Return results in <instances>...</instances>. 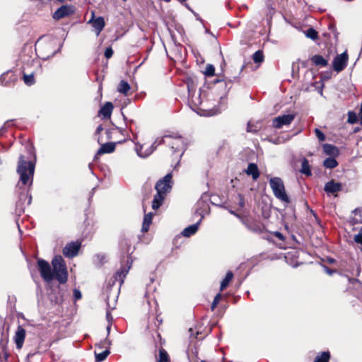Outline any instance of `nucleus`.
<instances>
[{"label": "nucleus", "mask_w": 362, "mask_h": 362, "mask_svg": "<svg viewBox=\"0 0 362 362\" xmlns=\"http://www.w3.org/2000/svg\"><path fill=\"white\" fill-rule=\"evenodd\" d=\"M52 267L48 262L43 259H38L37 269L41 277L46 282H51L56 279L60 284L67 281L68 274L65 262L61 255L55 256L52 261Z\"/></svg>", "instance_id": "f257e3e1"}, {"label": "nucleus", "mask_w": 362, "mask_h": 362, "mask_svg": "<svg viewBox=\"0 0 362 362\" xmlns=\"http://www.w3.org/2000/svg\"><path fill=\"white\" fill-rule=\"evenodd\" d=\"M35 161L26 160L24 156L21 155L18 158L16 172L19 175V181L23 185H31L35 173Z\"/></svg>", "instance_id": "f03ea898"}, {"label": "nucleus", "mask_w": 362, "mask_h": 362, "mask_svg": "<svg viewBox=\"0 0 362 362\" xmlns=\"http://www.w3.org/2000/svg\"><path fill=\"white\" fill-rule=\"evenodd\" d=\"M269 185L274 196L279 200L285 203H290V199L285 191V187L283 180L278 177H272L269 180Z\"/></svg>", "instance_id": "7ed1b4c3"}, {"label": "nucleus", "mask_w": 362, "mask_h": 362, "mask_svg": "<svg viewBox=\"0 0 362 362\" xmlns=\"http://www.w3.org/2000/svg\"><path fill=\"white\" fill-rule=\"evenodd\" d=\"M168 138V135L164 136L162 138H157L150 146H148L146 148L145 145H136V151L137 155L141 158L148 157L156 150L158 146L161 144H166Z\"/></svg>", "instance_id": "20e7f679"}, {"label": "nucleus", "mask_w": 362, "mask_h": 362, "mask_svg": "<svg viewBox=\"0 0 362 362\" xmlns=\"http://www.w3.org/2000/svg\"><path fill=\"white\" fill-rule=\"evenodd\" d=\"M173 175L171 173H168L163 178L160 179L156 185V192L166 195L172 189L173 186Z\"/></svg>", "instance_id": "39448f33"}, {"label": "nucleus", "mask_w": 362, "mask_h": 362, "mask_svg": "<svg viewBox=\"0 0 362 362\" xmlns=\"http://www.w3.org/2000/svg\"><path fill=\"white\" fill-rule=\"evenodd\" d=\"M349 56L346 51L340 54H337L333 59L332 68L337 73L341 71L347 65Z\"/></svg>", "instance_id": "423d86ee"}, {"label": "nucleus", "mask_w": 362, "mask_h": 362, "mask_svg": "<svg viewBox=\"0 0 362 362\" xmlns=\"http://www.w3.org/2000/svg\"><path fill=\"white\" fill-rule=\"evenodd\" d=\"M294 114H288L278 116L273 119L272 126L276 129H281L284 126H288L294 120Z\"/></svg>", "instance_id": "0eeeda50"}, {"label": "nucleus", "mask_w": 362, "mask_h": 362, "mask_svg": "<svg viewBox=\"0 0 362 362\" xmlns=\"http://www.w3.org/2000/svg\"><path fill=\"white\" fill-rule=\"evenodd\" d=\"M187 87L188 90V97L191 102L196 106L201 105L202 103L201 94L199 93L198 95H195V85L192 78H188L187 80Z\"/></svg>", "instance_id": "6e6552de"}, {"label": "nucleus", "mask_w": 362, "mask_h": 362, "mask_svg": "<svg viewBox=\"0 0 362 362\" xmlns=\"http://www.w3.org/2000/svg\"><path fill=\"white\" fill-rule=\"evenodd\" d=\"M168 139L166 144L170 146L173 152L183 151L185 148V144L182 137L175 136L172 137L168 136Z\"/></svg>", "instance_id": "1a4fd4ad"}, {"label": "nucleus", "mask_w": 362, "mask_h": 362, "mask_svg": "<svg viewBox=\"0 0 362 362\" xmlns=\"http://www.w3.org/2000/svg\"><path fill=\"white\" fill-rule=\"evenodd\" d=\"M74 11L75 9L73 6L63 5L53 13L52 17L55 20H59L73 14Z\"/></svg>", "instance_id": "9d476101"}, {"label": "nucleus", "mask_w": 362, "mask_h": 362, "mask_svg": "<svg viewBox=\"0 0 362 362\" xmlns=\"http://www.w3.org/2000/svg\"><path fill=\"white\" fill-rule=\"evenodd\" d=\"M81 247V243L71 242L68 243L63 249V255L68 258L76 256Z\"/></svg>", "instance_id": "9b49d317"}, {"label": "nucleus", "mask_w": 362, "mask_h": 362, "mask_svg": "<svg viewBox=\"0 0 362 362\" xmlns=\"http://www.w3.org/2000/svg\"><path fill=\"white\" fill-rule=\"evenodd\" d=\"M132 266V261L129 259L127 261V264L125 266L122 267V268L117 271L115 275V281H119L121 285L129 272V269Z\"/></svg>", "instance_id": "f8f14e48"}, {"label": "nucleus", "mask_w": 362, "mask_h": 362, "mask_svg": "<svg viewBox=\"0 0 362 362\" xmlns=\"http://www.w3.org/2000/svg\"><path fill=\"white\" fill-rule=\"evenodd\" d=\"M94 28L96 35H98L105 27L104 18L101 16L94 18V13L92 12V18L88 21Z\"/></svg>", "instance_id": "ddd939ff"}, {"label": "nucleus", "mask_w": 362, "mask_h": 362, "mask_svg": "<svg viewBox=\"0 0 362 362\" xmlns=\"http://www.w3.org/2000/svg\"><path fill=\"white\" fill-rule=\"evenodd\" d=\"M25 337V330L21 326H18L14 335V341L18 349L23 347Z\"/></svg>", "instance_id": "4468645a"}, {"label": "nucleus", "mask_w": 362, "mask_h": 362, "mask_svg": "<svg viewBox=\"0 0 362 362\" xmlns=\"http://www.w3.org/2000/svg\"><path fill=\"white\" fill-rule=\"evenodd\" d=\"M341 189H342V185L339 182H336L334 180L327 182L324 187V190L327 194H332L339 192Z\"/></svg>", "instance_id": "2eb2a0df"}, {"label": "nucleus", "mask_w": 362, "mask_h": 362, "mask_svg": "<svg viewBox=\"0 0 362 362\" xmlns=\"http://www.w3.org/2000/svg\"><path fill=\"white\" fill-rule=\"evenodd\" d=\"M113 110V105L110 102H107L99 110V115L105 118H110Z\"/></svg>", "instance_id": "dca6fc26"}, {"label": "nucleus", "mask_w": 362, "mask_h": 362, "mask_svg": "<svg viewBox=\"0 0 362 362\" xmlns=\"http://www.w3.org/2000/svg\"><path fill=\"white\" fill-rule=\"evenodd\" d=\"M322 148L325 153L332 157H336L339 154L337 147L332 144H325L322 145Z\"/></svg>", "instance_id": "f3484780"}, {"label": "nucleus", "mask_w": 362, "mask_h": 362, "mask_svg": "<svg viewBox=\"0 0 362 362\" xmlns=\"http://www.w3.org/2000/svg\"><path fill=\"white\" fill-rule=\"evenodd\" d=\"M245 172L248 175H251L252 177V179L255 180H256L259 176L257 165L253 163L248 164L247 168L246 169Z\"/></svg>", "instance_id": "a211bd4d"}, {"label": "nucleus", "mask_w": 362, "mask_h": 362, "mask_svg": "<svg viewBox=\"0 0 362 362\" xmlns=\"http://www.w3.org/2000/svg\"><path fill=\"white\" fill-rule=\"evenodd\" d=\"M115 149V143L109 142L105 143L101 146L98 151V154L101 155L104 153H110Z\"/></svg>", "instance_id": "6ab92c4d"}, {"label": "nucleus", "mask_w": 362, "mask_h": 362, "mask_svg": "<svg viewBox=\"0 0 362 362\" xmlns=\"http://www.w3.org/2000/svg\"><path fill=\"white\" fill-rule=\"evenodd\" d=\"M201 219L197 223L185 228L182 230V235L185 237H190L194 235L197 231Z\"/></svg>", "instance_id": "aec40b11"}, {"label": "nucleus", "mask_w": 362, "mask_h": 362, "mask_svg": "<svg viewBox=\"0 0 362 362\" xmlns=\"http://www.w3.org/2000/svg\"><path fill=\"white\" fill-rule=\"evenodd\" d=\"M165 194H160L157 192L156 194L154 196L153 202H152V208L154 210L158 209L163 204L165 198Z\"/></svg>", "instance_id": "412c9836"}, {"label": "nucleus", "mask_w": 362, "mask_h": 362, "mask_svg": "<svg viewBox=\"0 0 362 362\" xmlns=\"http://www.w3.org/2000/svg\"><path fill=\"white\" fill-rule=\"evenodd\" d=\"M312 62L317 66L325 67L328 64V61L325 59L322 56L316 54L312 57Z\"/></svg>", "instance_id": "4be33fe9"}, {"label": "nucleus", "mask_w": 362, "mask_h": 362, "mask_svg": "<svg viewBox=\"0 0 362 362\" xmlns=\"http://www.w3.org/2000/svg\"><path fill=\"white\" fill-rule=\"evenodd\" d=\"M152 213H148L144 216L141 229L143 232H147L148 230L149 226L152 222Z\"/></svg>", "instance_id": "5701e85b"}, {"label": "nucleus", "mask_w": 362, "mask_h": 362, "mask_svg": "<svg viewBox=\"0 0 362 362\" xmlns=\"http://www.w3.org/2000/svg\"><path fill=\"white\" fill-rule=\"evenodd\" d=\"M233 278V274L231 271H228L226 273L225 278L222 280L220 286V291H223L230 284V281Z\"/></svg>", "instance_id": "b1692460"}, {"label": "nucleus", "mask_w": 362, "mask_h": 362, "mask_svg": "<svg viewBox=\"0 0 362 362\" xmlns=\"http://www.w3.org/2000/svg\"><path fill=\"white\" fill-rule=\"evenodd\" d=\"M323 165L326 168L332 169L338 165V162L334 157L331 156L324 160Z\"/></svg>", "instance_id": "393cba45"}, {"label": "nucleus", "mask_w": 362, "mask_h": 362, "mask_svg": "<svg viewBox=\"0 0 362 362\" xmlns=\"http://www.w3.org/2000/svg\"><path fill=\"white\" fill-rule=\"evenodd\" d=\"M300 173L307 176L312 175L308 160L306 158H303L302 160Z\"/></svg>", "instance_id": "a878e982"}, {"label": "nucleus", "mask_w": 362, "mask_h": 362, "mask_svg": "<svg viewBox=\"0 0 362 362\" xmlns=\"http://www.w3.org/2000/svg\"><path fill=\"white\" fill-rule=\"evenodd\" d=\"M130 90L129 84L125 81H121L117 87V90L124 94V95H127L128 92Z\"/></svg>", "instance_id": "bb28decb"}, {"label": "nucleus", "mask_w": 362, "mask_h": 362, "mask_svg": "<svg viewBox=\"0 0 362 362\" xmlns=\"http://www.w3.org/2000/svg\"><path fill=\"white\" fill-rule=\"evenodd\" d=\"M330 359V354L329 351H323L318 354L313 362H329Z\"/></svg>", "instance_id": "cd10ccee"}, {"label": "nucleus", "mask_w": 362, "mask_h": 362, "mask_svg": "<svg viewBox=\"0 0 362 362\" xmlns=\"http://www.w3.org/2000/svg\"><path fill=\"white\" fill-rule=\"evenodd\" d=\"M255 63L259 64L264 61L263 52L261 50L256 51L252 57Z\"/></svg>", "instance_id": "c85d7f7f"}, {"label": "nucleus", "mask_w": 362, "mask_h": 362, "mask_svg": "<svg viewBox=\"0 0 362 362\" xmlns=\"http://www.w3.org/2000/svg\"><path fill=\"white\" fill-rule=\"evenodd\" d=\"M109 354H110L109 349H105V351H103V352L99 353V354L95 353V359L98 362H101V361H104L107 357V356Z\"/></svg>", "instance_id": "c756f323"}, {"label": "nucleus", "mask_w": 362, "mask_h": 362, "mask_svg": "<svg viewBox=\"0 0 362 362\" xmlns=\"http://www.w3.org/2000/svg\"><path fill=\"white\" fill-rule=\"evenodd\" d=\"M305 36L311 40H315L317 38V33L314 28H310L305 31Z\"/></svg>", "instance_id": "7c9ffc66"}, {"label": "nucleus", "mask_w": 362, "mask_h": 362, "mask_svg": "<svg viewBox=\"0 0 362 362\" xmlns=\"http://www.w3.org/2000/svg\"><path fill=\"white\" fill-rule=\"evenodd\" d=\"M23 80L26 85L31 86L35 83V79L33 76V74H24Z\"/></svg>", "instance_id": "2f4dec72"}, {"label": "nucleus", "mask_w": 362, "mask_h": 362, "mask_svg": "<svg viewBox=\"0 0 362 362\" xmlns=\"http://www.w3.org/2000/svg\"><path fill=\"white\" fill-rule=\"evenodd\" d=\"M168 353L164 350L161 349L159 351V360L158 362H168Z\"/></svg>", "instance_id": "473e14b6"}, {"label": "nucleus", "mask_w": 362, "mask_h": 362, "mask_svg": "<svg viewBox=\"0 0 362 362\" xmlns=\"http://www.w3.org/2000/svg\"><path fill=\"white\" fill-rule=\"evenodd\" d=\"M358 121V116L354 112H349L347 122L350 124H355Z\"/></svg>", "instance_id": "72a5a7b5"}, {"label": "nucleus", "mask_w": 362, "mask_h": 362, "mask_svg": "<svg viewBox=\"0 0 362 362\" xmlns=\"http://www.w3.org/2000/svg\"><path fill=\"white\" fill-rule=\"evenodd\" d=\"M248 229L257 233H261L263 231V227L260 225L248 226Z\"/></svg>", "instance_id": "f704fd0d"}, {"label": "nucleus", "mask_w": 362, "mask_h": 362, "mask_svg": "<svg viewBox=\"0 0 362 362\" xmlns=\"http://www.w3.org/2000/svg\"><path fill=\"white\" fill-rule=\"evenodd\" d=\"M221 293H218V294L216 295V296L214 297V300L211 303V310H214L216 307L217 306V305L218 304L221 298Z\"/></svg>", "instance_id": "c9c22d12"}, {"label": "nucleus", "mask_w": 362, "mask_h": 362, "mask_svg": "<svg viewBox=\"0 0 362 362\" xmlns=\"http://www.w3.org/2000/svg\"><path fill=\"white\" fill-rule=\"evenodd\" d=\"M214 71H215L214 66L211 64H208L206 67L204 74H205V75H206L208 76H211L214 74Z\"/></svg>", "instance_id": "e433bc0d"}, {"label": "nucleus", "mask_w": 362, "mask_h": 362, "mask_svg": "<svg viewBox=\"0 0 362 362\" xmlns=\"http://www.w3.org/2000/svg\"><path fill=\"white\" fill-rule=\"evenodd\" d=\"M315 133L320 141H324L326 139L325 135L322 132H321L319 129L315 128Z\"/></svg>", "instance_id": "4c0bfd02"}, {"label": "nucleus", "mask_w": 362, "mask_h": 362, "mask_svg": "<svg viewBox=\"0 0 362 362\" xmlns=\"http://www.w3.org/2000/svg\"><path fill=\"white\" fill-rule=\"evenodd\" d=\"M354 241L357 243L362 245V228L360 229L358 234L354 236ZM362 250V247H361Z\"/></svg>", "instance_id": "58836bf2"}, {"label": "nucleus", "mask_w": 362, "mask_h": 362, "mask_svg": "<svg viewBox=\"0 0 362 362\" xmlns=\"http://www.w3.org/2000/svg\"><path fill=\"white\" fill-rule=\"evenodd\" d=\"M238 205L240 209H243L245 206V199L244 197L241 194H238Z\"/></svg>", "instance_id": "ea45409f"}, {"label": "nucleus", "mask_w": 362, "mask_h": 362, "mask_svg": "<svg viewBox=\"0 0 362 362\" xmlns=\"http://www.w3.org/2000/svg\"><path fill=\"white\" fill-rule=\"evenodd\" d=\"M104 54L107 59H110L113 54L112 49L111 47L106 48Z\"/></svg>", "instance_id": "a19ab883"}, {"label": "nucleus", "mask_w": 362, "mask_h": 362, "mask_svg": "<svg viewBox=\"0 0 362 362\" xmlns=\"http://www.w3.org/2000/svg\"><path fill=\"white\" fill-rule=\"evenodd\" d=\"M272 235L274 237L277 238L279 240L284 241V235L280 233L279 231H274L272 233Z\"/></svg>", "instance_id": "79ce46f5"}, {"label": "nucleus", "mask_w": 362, "mask_h": 362, "mask_svg": "<svg viewBox=\"0 0 362 362\" xmlns=\"http://www.w3.org/2000/svg\"><path fill=\"white\" fill-rule=\"evenodd\" d=\"M82 297L81 293L78 289L74 290V298L76 300L81 299Z\"/></svg>", "instance_id": "37998d69"}, {"label": "nucleus", "mask_w": 362, "mask_h": 362, "mask_svg": "<svg viewBox=\"0 0 362 362\" xmlns=\"http://www.w3.org/2000/svg\"><path fill=\"white\" fill-rule=\"evenodd\" d=\"M11 121L8 120L6 121L4 124L0 128V135L3 134L4 132H5L9 126Z\"/></svg>", "instance_id": "c03bdc74"}, {"label": "nucleus", "mask_w": 362, "mask_h": 362, "mask_svg": "<svg viewBox=\"0 0 362 362\" xmlns=\"http://www.w3.org/2000/svg\"><path fill=\"white\" fill-rule=\"evenodd\" d=\"M11 121L8 120L6 121L4 124L0 128V135L3 134L4 132H5L9 126Z\"/></svg>", "instance_id": "a18cd8bd"}, {"label": "nucleus", "mask_w": 362, "mask_h": 362, "mask_svg": "<svg viewBox=\"0 0 362 362\" xmlns=\"http://www.w3.org/2000/svg\"><path fill=\"white\" fill-rule=\"evenodd\" d=\"M106 318L108 321V324H112V316L110 313V310L108 309L106 312Z\"/></svg>", "instance_id": "49530a36"}, {"label": "nucleus", "mask_w": 362, "mask_h": 362, "mask_svg": "<svg viewBox=\"0 0 362 362\" xmlns=\"http://www.w3.org/2000/svg\"><path fill=\"white\" fill-rule=\"evenodd\" d=\"M323 268H324L325 272L327 274H328L329 275H332L333 273H334V270H332L331 269H329V267H327L326 266H323Z\"/></svg>", "instance_id": "de8ad7c7"}, {"label": "nucleus", "mask_w": 362, "mask_h": 362, "mask_svg": "<svg viewBox=\"0 0 362 362\" xmlns=\"http://www.w3.org/2000/svg\"><path fill=\"white\" fill-rule=\"evenodd\" d=\"M220 112V108L219 107H214V109L212 110V115H215V114H217Z\"/></svg>", "instance_id": "09e8293b"}, {"label": "nucleus", "mask_w": 362, "mask_h": 362, "mask_svg": "<svg viewBox=\"0 0 362 362\" xmlns=\"http://www.w3.org/2000/svg\"><path fill=\"white\" fill-rule=\"evenodd\" d=\"M103 128L102 127V125H99L97 129H96V134H99L100 133L101 131H103Z\"/></svg>", "instance_id": "8fccbe9b"}, {"label": "nucleus", "mask_w": 362, "mask_h": 362, "mask_svg": "<svg viewBox=\"0 0 362 362\" xmlns=\"http://www.w3.org/2000/svg\"><path fill=\"white\" fill-rule=\"evenodd\" d=\"M184 4V6L189 10L191 12L194 13V11L190 8V6H189V4H187L186 3V1L185 3H182Z\"/></svg>", "instance_id": "3c124183"}, {"label": "nucleus", "mask_w": 362, "mask_h": 362, "mask_svg": "<svg viewBox=\"0 0 362 362\" xmlns=\"http://www.w3.org/2000/svg\"><path fill=\"white\" fill-rule=\"evenodd\" d=\"M194 15L196 16L197 19L199 21H202V18L199 16V15L197 13H196L195 12L193 13Z\"/></svg>", "instance_id": "603ef678"}, {"label": "nucleus", "mask_w": 362, "mask_h": 362, "mask_svg": "<svg viewBox=\"0 0 362 362\" xmlns=\"http://www.w3.org/2000/svg\"><path fill=\"white\" fill-rule=\"evenodd\" d=\"M189 332L190 333V336H194V329L192 328L189 329Z\"/></svg>", "instance_id": "864d4df0"}, {"label": "nucleus", "mask_w": 362, "mask_h": 362, "mask_svg": "<svg viewBox=\"0 0 362 362\" xmlns=\"http://www.w3.org/2000/svg\"><path fill=\"white\" fill-rule=\"evenodd\" d=\"M219 99H220L221 101L225 102L226 100V96H221Z\"/></svg>", "instance_id": "5fc2aeb1"}, {"label": "nucleus", "mask_w": 362, "mask_h": 362, "mask_svg": "<svg viewBox=\"0 0 362 362\" xmlns=\"http://www.w3.org/2000/svg\"><path fill=\"white\" fill-rule=\"evenodd\" d=\"M111 325L112 324H108L107 327V334L110 333V329H111Z\"/></svg>", "instance_id": "6e6d98bb"}, {"label": "nucleus", "mask_w": 362, "mask_h": 362, "mask_svg": "<svg viewBox=\"0 0 362 362\" xmlns=\"http://www.w3.org/2000/svg\"><path fill=\"white\" fill-rule=\"evenodd\" d=\"M334 262H335V260H334V259H332V258H329V259H328V262H329V263L332 264V263H334Z\"/></svg>", "instance_id": "4d7b16f0"}, {"label": "nucleus", "mask_w": 362, "mask_h": 362, "mask_svg": "<svg viewBox=\"0 0 362 362\" xmlns=\"http://www.w3.org/2000/svg\"><path fill=\"white\" fill-rule=\"evenodd\" d=\"M230 214L235 215V216L237 217H240V216L238 214H237L236 213H235L233 211H229Z\"/></svg>", "instance_id": "13d9d810"}, {"label": "nucleus", "mask_w": 362, "mask_h": 362, "mask_svg": "<svg viewBox=\"0 0 362 362\" xmlns=\"http://www.w3.org/2000/svg\"><path fill=\"white\" fill-rule=\"evenodd\" d=\"M354 212H355V214H356V215L358 213L361 214V213H362V210H357V209H356V210L354 211Z\"/></svg>", "instance_id": "bf43d9fd"}, {"label": "nucleus", "mask_w": 362, "mask_h": 362, "mask_svg": "<svg viewBox=\"0 0 362 362\" xmlns=\"http://www.w3.org/2000/svg\"><path fill=\"white\" fill-rule=\"evenodd\" d=\"M313 215H314V216H315V218L316 221H317V223H319L318 218H317V217L316 216L315 214L313 211Z\"/></svg>", "instance_id": "052dcab7"}, {"label": "nucleus", "mask_w": 362, "mask_h": 362, "mask_svg": "<svg viewBox=\"0 0 362 362\" xmlns=\"http://www.w3.org/2000/svg\"><path fill=\"white\" fill-rule=\"evenodd\" d=\"M31 199H32V197H31V196H30V197H29V199H28V204H30V202H31Z\"/></svg>", "instance_id": "680f3d73"}, {"label": "nucleus", "mask_w": 362, "mask_h": 362, "mask_svg": "<svg viewBox=\"0 0 362 362\" xmlns=\"http://www.w3.org/2000/svg\"><path fill=\"white\" fill-rule=\"evenodd\" d=\"M107 306H108L109 309H111V310H113V309L115 308V307H112V308H110V305H109V303H107Z\"/></svg>", "instance_id": "e2e57ef3"}, {"label": "nucleus", "mask_w": 362, "mask_h": 362, "mask_svg": "<svg viewBox=\"0 0 362 362\" xmlns=\"http://www.w3.org/2000/svg\"><path fill=\"white\" fill-rule=\"evenodd\" d=\"M177 1L180 3H185L186 1V0H177Z\"/></svg>", "instance_id": "0e129e2a"}, {"label": "nucleus", "mask_w": 362, "mask_h": 362, "mask_svg": "<svg viewBox=\"0 0 362 362\" xmlns=\"http://www.w3.org/2000/svg\"><path fill=\"white\" fill-rule=\"evenodd\" d=\"M26 196H27V194H21V199H22V197H26Z\"/></svg>", "instance_id": "69168bd1"}, {"label": "nucleus", "mask_w": 362, "mask_h": 362, "mask_svg": "<svg viewBox=\"0 0 362 362\" xmlns=\"http://www.w3.org/2000/svg\"><path fill=\"white\" fill-rule=\"evenodd\" d=\"M357 281V279H349V281H350V282H353V281Z\"/></svg>", "instance_id": "338daca9"}, {"label": "nucleus", "mask_w": 362, "mask_h": 362, "mask_svg": "<svg viewBox=\"0 0 362 362\" xmlns=\"http://www.w3.org/2000/svg\"><path fill=\"white\" fill-rule=\"evenodd\" d=\"M4 74L1 75L0 80L4 77Z\"/></svg>", "instance_id": "774afa93"}]
</instances>
